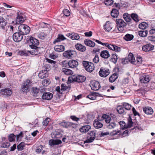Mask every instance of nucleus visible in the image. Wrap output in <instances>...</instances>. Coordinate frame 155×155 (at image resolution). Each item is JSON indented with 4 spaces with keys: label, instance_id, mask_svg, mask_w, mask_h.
Here are the masks:
<instances>
[{
    "label": "nucleus",
    "instance_id": "f257e3e1",
    "mask_svg": "<svg viewBox=\"0 0 155 155\" xmlns=\"http://www.w3.org/2000/svg\"><path fill=\"white\" fill-rule=\"evenodd\" d=\"M86 79V77L83 76L78 75L75 76L73 75L69 77L68 78V80L71 82L74 81L80 83L84 81Z\"/></svg>",
    "mask_w": 155,
    "mask_h": 155
},
{
    "label": "nucleus",
    "instance_id": "f03ea898",
    "mask_svg": "<svg viewBox=\"0 0 155 155\" xmlns=\"http://www.w3.org/2000/svg\"><path fill=\"white\" fill-rule=\"evenodd\" d=\"M116 22L117 25L118 31L121 32L124 31L125 27L126 26L127 24L122 19H117Z\"/></svg>",
    "mask_w": 155,
    "mask_h": 155
},
{
    "label": "nucleus",
    "instance_id": "7ed1b4c3",
    "mask_svg": "<svg viewBox=\"0 0 155 155\" xmlns=\"http://www.w3.org/2000/svg\"><path fill=\"white\" fill-rule=\"evenodd\" d=\"M19 31L22 35H27L29 33L30 31V28L25 25L22 24L18 27Z\"/></svg>",
    "mask_w": 155,
    "mask_h": 155
},
{
    "label": "nucleus",
    "instance_id": "20e7f679",
    "mask_svg": "<svg viewBox=\"0 0 155 155\" xmlns=\"http://www.w3.org/2000/svg\"><path fill=\"white\" fill-rule=\"evenodd\" d=\"M30 47L36 50L38 47L37 46L39 44V42L38 40L36 39L31 37L30 38Z\"/></svg>",
    "mask_w": 155,
    "mask_h": 155
},
{
    "label": "nucleus",
    "instance_id": "39448f33",
    "mask_svg": "<svg viewBox=\"0 0 155 155\" xmlns=\"http://www.w3.org/2000/svg\"><path fill=\"white\" fill-rule=\"evenodd\" d=\"M32 84L30 80H27L24 83L21 88V92L23 93H27L29 91V87H30Z\"/></svg>",
    "mask_w": 155,
    "mask_h": 155
},
{
    "label": "nucleus",
    "instance_id": "423d86ee",
    "mask_svg": "<svg viewBox=\"0 0 155 155\" xmlns=\"http://www.w3.org/2000/svg\"><path fill=\"white\" fill-rule=\"evenodd\" d=\"M96 133L94 131L90 132L88 134L87 140L84 142V143H91L95 139Z\"/></svg>",
    "mask_w": 155,
    "mask_h": 155
},
{
    "label": "nucleus",
    "instance_id": "0eeeda50",
    "mask_svg": "<svg viewBox=\"0 0 155 155\" xmlns=\"http://www.w3.org/2000/svg\"><path fill=\"white\" fill-rule=\"evenodd\" d=\"M12 90L9 88L2 89L0 90V94L3 96L8 97L12 94Z\"/></svg>",
    "mask_w": 155,
    "mask_h": 155
},
{
    "label": "nucleus",
    "instance_id": "6e6552de",
    "mask_svg": "<svg viewBox=\"0 0 155 155\" xmlns=\"http://www.w3.org/2000/svg\"><path fill=\"white\" fill-rule=\"evenodd\" d=\"M110 72L109 69L106 68H101L99 72V75L101 77H106L110 74Z\"/></svg>",
    "mask_w": 155,
    "mask_h": 155
},
{
    "label": "nucleus",
    "instance_id": "1a4fd4ad",
    "mask_svg": "<svg viewBox=\"0 0 155 155\" xmlns=\"http://www.w3.org/2000/svg\"><path fill=\"white\" fill-rule=\"evenodd\" d=\"M140 80L141 83H147L149 81L150 78L148 75L143 74L140 76Z\"/></svg>",
    "mask_w": 155,
    "mask_h": 155
},
{
    "label": "nucleus",
    "instance_id": "9d476101",
    "mask_svg": "<svg viewBox=\"0 0 155 155\" xmlns=\"http://www.w3.org/2000/svg\"><path fill=\"white\" fill-rule=\"evenodd\" d=\"M23 37L22 34H20L19 32H16L13 35V39L15 41L18 42L22 40Z\"/></svg>",
    "mask_w": 155,
    "mask_h": 155
},
{
    "label": "nucleus",
    "instance_id": "9b49d317",
    "mask_svg": "<svg viewBox=\"0 0 155 155\" xmlns=\"http://www.w3.org/2000/svg\"><path fill=\"white\" fill-rule=\"evenodd\" d=\"M90 86L92 90H98L101 87L99 83L97 81H93L91 82Z\"/></svg>",
    "mask_w": 155,
    "mask_h": 155
},
{
    "label": "nucleus",
    "instance_id": "f8f14e48",
    "mask_svg": "<svg viewBox=\"0 0 155 155\" xmlns=\"http://www.w3.org/2000/svg\"><path fill=\"white\" fill-rule=\"evenodd\" d=\"M19 54L21 56H30L31 55H36L37 54L35 51H32L31 52L27 51H20Z\"/></svg>",
    "mask_w": 155,
    "mask_h": 155
},
{
    "label": "nucleus",
    "instance_id": "ddd939ff",
    "mask_svg": "<svg viewBox=\"0 0 155 155\" xmlns=\"http://www.w3.org/2000/svg\"><path fill=\"white\" fill-rule=\"evenodd\" d=\"M0 27L5 31H7L8 30L6 22L5 19L2 17H0Z\"/></svg>",
    "mask_w": 155,
    "mask_h": 155
},
{
    "label": "nucleus",
    "instance_id": "4468645a",
    "mask_svg": "<svg viewBox=\"0 0 155 155\" xmlns=\"http://www.w3.org/2000/svg\"><path fill=\"white\" fill-rule=\"evenodd\" d=\"M128 133V131L127 130L124 131L123 132L121 133L120 130H117V131L114 130L112 132H110V135L111 136H113L117 135L118 134L119 135H120L123 136H124V134H127Z\"/></svg>",
    "mask_w": 155,
    "mask_h": 155
},
{
    "label": "nucleus",
    "instance_id": "2eb2a0df",
    "mask_svg": "<svg viewBox=\"0 0 155 155\" xmlns=\"http://www.w3.org/2000/svg\"><path fill=\"white\" fill-rule=\"evenodd\" d=\"M53 97V94L50 92H45L42 96V98L43 99L46 100H51Z\"/></svg>",
    "mask_w": 155,
    "mask_h": 155
},
{
    "label": "nucleus",
    "instance_id": "dca6fc26",
    "mask_svg": "<svg viewBox=\"0 0 155 155\" xmlns=\"http://www.w3.org/2000/svg\"><path fill=\"white\" fill-rule=\"evenodd\" d=\"M154 46L150 44H148L144 45L142 47V49L145 52L149 51L152 50L154 48Z\"/></svg>",
    "mask_w": 155,
    "mask_h": 155
},
{
    "label": "nucleus",
    "instance_id": "f3484780",
    "mask_svg": "<svg viewBox=\"0 0 155 155\" xmlns=\"http://www.w3.org/2000/svg\"><path fill=\"white\" fill-rule=\"evenodd\" d=\"M25 19L22 15H18L16 18V24H19L23 23Z\"/></svg>",
    "mask_w": 155,
    "mask_h": 155
},
{
    "label": "nucleus",
    "instance_id": "a211bd4d",
    "mask_svg": "<svg viewBox=\"0 0 155 155\" xmlns=\"http://www.w3.org/2000/svg\"><path fill=\"white\" fill-rule=\"evenodd\" d=\"M67 36L73 40H77L80 38V36L78 34L74 33H72L71 34H68L67 35Z\"/></svg>",
    "mask_w": 155,
    "mask_h": 155
},
{
    "label": "nucleus",
    "instance_id": "6ab92c4d",
    "mask_svg": "<svg viewBox=\"0 0 155 155\" xmlns=\"http://www.w3.org/2000/svg\"><path fill=\"white\" fill-rule=\"evenodd\" d=\"M61 141L59 140H54L51 139L49 140V144L50 146H52L54 145L61 144Z\"/></svg>",
    "mask_w": 155,
    "mask_h": 155
},
{
    "label": "nucleus",
    "instance_id": "aec40b11",
    "mask_svg": "<svg viewBox=\"0 0 155 155\" xmlns=\"http://www.w3.org/2000/svg\"><path fill=\"white\" fill-rule=\"evenodd\" d=\"M78 65V63L76 61L71 60L68 62V65L71 68L76 67Z\"/></svg>",
    "mask_w": 155,
    "mask_h": 155
},
{
    "label": "nucleus",
    "instance_id": "412c9836",
    "mask_svg": "<svg viewBox=\"0 0 155 155\" xmlns=\"http://www.w3.org/2000/svg\"><path fill=\"white\" fill-rule=\"evenodd\" d=\"M135 59H122L121 62L123 64H126L130 63L131 64L134 63Z\"/></svg>",
    "mask_w": 155,
    "mask_h": 155
},
{
    "label": "nucleus",
    "instance_id": "4be33fe9",
    "mask_svg": "<svg viewBox=\"0 0 155 155\" xmlns=\"http://www.w3.org/2000/svg\"><path fill=\"white\" fill-rule=\"evenodd\" d=\"M75 47L77 50L81 52L84 51L86 49L85 46L80 44H76L75 45Z\"/></svg>",
    "mask_w": 155,
    "mask_h": 155
},
{
    "label": "nucleus",
    "instance_id": "5701e85b",
    "mask_svg": "<svg viewBox=\"0 0 155 155\" xmlns=\"http://www.w3.org/2000/svg\"><path fill=\"white\" fill-rule=\"evenodd\" d=\"M143 111L146 114L148 115L152 114L153 112L152 109L149 107H144L143 108Z\"/></svg>",
    "mask_w": 155,
    "mask_h": 155
},
{
    "label": "nucleus",
    "instance_id": "b1692460",
    "mask_svg": "<svg viewBox=\"0 0 155 155\" xmlns=\"http://www.w3.org/2000/svg\"><path fill=\"white\" fill-rule=\"evenodd\" d=\"M60 124L62 126L66 128H68L69 127H73V125L75 124L70 122H63L60 123Z\"/></svg>",
    "mask_w": 155,
    "mask_h": 155
},
{
    "label": "nucleus",
    "instance_id": "393cba45",
    "mask_svg": "<svg viewBox=\"0 0 155 155\" xmlns=\"http://www.w3.org/2000/svg\"><path fill=\"white\" fill-rule=\"evenodd\" d=\"M91 129L89 125H86L82 126L80 128L79 130L81 132L86 133L88 131Z\"/></svg>",
    "mask_w": 155,
    "mask_h": 155
},
{
    "label": "nucleus",
    "instance_id": "a878e982",
    "mask_svg": "<svg viewBox=\"0 0 155 155\" xmlns=\"http://www.w3.org/2000/svg\"><path fill=\"white\" fill-rule=\"evenodd\" d=\"M100 55L103 58H108L110 57V54L107 50L102 51L100 54Z\"/></svg>",
    "mask_w": 155,
    "mask_h": 155
},
{
    "label": "nucleus",
    "instance_id": "bb28decb",
    "mask_svg": "<svg viewBox=\"0 0 155 155\" xmlns=\"http://www.w3.org/2000/svg\"><path fill=\"white\" fill-rule=\"evenodd\" d=\"M55 51L60 52L63 51L64 50V47L62 45H57L54 47Z\"/></svg>",
    "mask_w": 155,
    "mask_h": 155
},
{
    "label": "nucleus",
    "instance_id": "cd10ccee",
    "mask_svg": "<svg viewBox=\"0 0 155 155\" xmlns=\"http://www.w3.org/2000/svg\"><path fill=\"white\" fill-rule=\"evenodd\" d=\"M93 124L94 127L97 129L101 128L103 126L102 124L97 120H94Z\"/></svg>",
    "mask_w": 155,
    "mask_h": 155
},
{
    "label": "nucleus",
    "instance_id": "c85d7f7f",
    "mask_svg": "<svg viewBox=\"0 0 155 155\" xmlns=\"http://www.w3.org/2000/svg\"><path fill=\"white\" fill-rule=\"evenodd\" d=\"M38 76L40 78L43 79L48 76V72L42 70L39 73Z\"/></svg>",
    "mask_w": 155,
    "mask_h": 155
},
{
    "label": "nucleus",
    "instance_id": "c756f323",
    "mask_svg": "<svg viewBox=\"0 0 155 155\" xmlns=\"http://www.w3.org/2000/svg\"><path fill=\"white\" fill-rule=\"evenodd\" d=\"M112 27L110 25V22L109 21H107L104 26V29L107 31L109 32L111 29Z\"/></svg>",
    "mask_w": 155,
    "mask_h": 155
},
{
    "label": "nucleus",
    "instance_id": "7c9ffc66",
    "mask_svg": "<svg viewBox=\"0 0 155 155\" xmlns=\"http://www.w3.org/2000/svg\"><path fill=\"white\" fill-rule=\"evenodd\" d=\"M84 43L87 46L91 47H94L95 45V43L90 40H85L84 41Z\"/></svg>",
    "mask_w": 155,
    "mask_h": 155
},
{
    "label": "nucleus",
    "instance_id": "2f4dec72",
    "mask_svg": "<svg viewBox=\"0 0 155 155\" xmlns=\"http://www.w3.org/2000/svg\"><path fill=\"white\" fill-rule=\"evenodd\" d=\"M102 117L105 120V121L106 123L108 124L111 121H112L113 119H111L110 117H109V115L104 114L103 115Z\"/></svg>",
    "mask_w": 155,
    "mask_h": 155
},
{
    "label": "nucleus",
    "instance_id": "473e14b6",
    "mask_svg": "<svg viewBox=\"0 0 155 155\" xmlns=\"http://www.w3.org/2000/svg\"><path fill=\"white\" fill-rule=\"evenodd\" d=\"M89 64L85 69L87 71L91 72L94 70V67L93 64L92 63L90 62Z\"/></svg>",
    "mask_w": 155,
    "mask_h": 155
},
{
    "label": "nucleus",
    "instance_id": "72a5a7b5",
    "mask_svg": "<svg viewBox=\"0 0 155 155\" xmlns=\"http://www.w3.org/2000/svg\"><path fill=\"white\" fill-rule=\"evenodd\" d=\"M118 75L117 73H114L109 78V81L111 83L114 82L117 78Z\"/></svg>",
    "mask_w": 155,
    "mask_h": 155
},
{
    "label": "nucleus",
    "instance_id": "f704fd0d",
    "mask_svg": "<svg viewBox=\"0 0 155 155\" xmlns=\"http://www.w3.org/2000/svg\"><path fill=\"white\" fill-rule=\"evenodd\" d=\"M111 16L114 18H117L119 14V12L118 10L116 9L112 10L111 12Z\"/></svg>",
    "mask_w": 155,
    "mask_h": 155
},
{
    "label": "nucleus",
    "instance_id": "c9c22d12",
    "mask_svg": "<svg viewBox=\"0 0 155 155\" xmlns=\"http://www.w3.org/2000/svg\"><path fill=\"white\" fill-rule=\"evenodd\" d=\"M134 38V36L131 34H127L124 37V38L125 40L127 41H130L133 39Z\"/></svg>",
    "mask_w": 155,
    "mask_h": 155
},
{
    "label": "nucleus",
    "instance_id": "e433bc0d",
    "mask_svg": "<svg viewBox=\"0 0 155 155\" xmlns=\"http://www.w3.org/2000/svg\"><path fill=\"white\" fill-rule=\"evenodd\" d=\"M148 27V24L145 22H142L139 25V28L143 30L146 29Z\"/></svg>",
    "mask_w": 155,
    "mask_h": 155
},
{
    "label": "nucleus",
    "instance_id": "4c0bfd02",
    "mask_svg": "<svg viewBox=\"0 0 155 155\" xmlns=\"http://www.w3.org/2000/svg\"><path fill=\"white\" fill-rule=\"evenodd\" d=\"M148 34L147 31H140L138 32V35L141 37H146Z\"/></svg>",
    "mask_w": 155,
    "mask_h": 155
},
{
    "label": "nucleus",
    "instance_id": "58836bf2",
    "mask_svg": "<svg viewBox=\"0 0 155 155\" xmlns=\"http://www.w3.org/2000/svg\"><path fill=\"white\" fill-rule=\"evenodd\" d=\"M103 46H106L111 50H113L115 49V47L114 45L111 44H109L107 43H104Z\"/></svg>",
    "mask_w": 155,
    "mask_h": 155
},
{
    "label": "nucleus",
    "instance_id": "ea45409f",
    "mask_svg": "<svg viewBox=\"0 0 155 155\" xmlns=\"http://www.w3.org/2000/svg\"><path fill=\"white\" fill-rule=\"evenodd\" d=\"M65 39V38L63 35H59L58 37L54 41L53 43L55 44L56 42H60L61 41L64 40Z\"/></svg>",
    "mask_w": 155,
    "mask_h": 155
},
{
    "label": "nucleus",
    "instance_id": "a19ab883",
    "mask_svg": "<svg viewBox=\"0 0 155 155\" xmlns=\"http://www.w3.org/2000/svg\"><path fill=\"white\" fill-rule=\"evenodd\" d=\"M107 125V127L109 129H113L116 126V124L114 121H111Z\"/></svg>",
    "mask_w": 155,
    "mask_h": 155
},
{
    "label": "nucleus",
    "instance_id": "79ce46f5",
    "mask_svg": "<svg viewBox=\"0 0 155 155\" xmlns=\"http://www.w3.org/2000/svg\"><path fill=\"white\" fill-rule=\"evenodd\" d=\"M122 106L124 108L127 110H130L131 107V105L127 103H123L122 104Z\"/></svg>",
    "mask_w": 155,
    "mask_h": 155
},
{
    "label": "nucleus",
    "instance_id": "37998d69",
    "mask_svg": "<svg viewBox=\"0 0 155 155\" xmlns=\"http://www.w3.org/2000/svg\"><path fill=\"white\" fill-rule=\"evenodd\" d=\"M123 17L127 22H130L131 20L129 14L127 13H124L123 15Z\"/></svg>",
    "mask_w": 155,
    "mask_h": 155
},
{
    "label": "nucleus",
    "instance_id": "c03bdc74",
    "mask_svg": "<svg viewBox=\"0 0 155 155\" xmlns=\"http://www.w3.org/2000/svg\"><path fill=\"white\" fill-rule=\"evenodd\" d=\"M38 36L39 38L44 39L46 36V35L44 32H41L38 33Z\"/></svg>",
    "mask_w": 155,
    "mask_h": 155
},
{
    "label": "nucleus",
    "instance_id": "a18cd8bd",
    "mask_svg": "<svg viewBox=\"0 0 155 155\" xmlns=\"http://www.w3.org/2000/svg\"><path fill=\"white\" fill-rule=\"evenodd\" d=\"M131 18L135 22H137L139 21L138 17L137 14L135 13H132L131 15Z\"/></svg>",
    "mask_w": 155,
    "mask_h": 155
},
{
    "label": "nucleus",
    "instance_id": "49530a36",
    "mask_svg": "<svg viewBox=\"0 0 155 155\" xmlns=\"http://www.w3.org/2000/svg\"><path fill=\"white\" fill-rule=\"evenodd\" d=\"M124 107L123 106H118L117 107V110L119 114H122L124 112Z\"/></svg>",
    "mask_w": 155,
    "mask_h": 155
},
{
    "label": "nucleus",
    "instance_id": "de8ad7c7",
    "mask_svg": "<svg viewBox=\"0 0 155 155\" xmlns=\"http://www.w3.org/2000/svg\"><path fill=\"white\" fill-rule=\"evenodd\" d=\"M25 147V143L21 142L17 146V149L18 150H22Z\"/></svg>",
    "mask_w": 155,
    "mask_h": 155
},
{
    "label": "nucleus",
    "instance_id": "09e8293b",
    "mask_svg": "<svg viewBox=\"0 0 155 155\" xmlns=\"http://www.w3.org/2000/svg\"><path fill=\"white\" fill-rule=\"evenodd\" d=\"M69 51L71 57L74 58L76 57L77 53L76 51H75L73 50H69Z\"/></svg>",
    "mask_w": 155,
    "mask_h": 155
},
{
    "label": "nucleus",
    "instance_id": "8fccbe9b",
    "mask_svg": "<svg viewBox=\"0 0 155 155\" xmlns=\"http://www.w3.org/2000/svg\"><path fill=\"white\" fill-rule=\"evenodd\" d=\"M61 91L67 90V89L69 90L70 88V87L69 85L66 86V85L64 84H62L61 85Z\"/></svg>",
    "mask_w": 155,
    "mask_h": 155
},
{
    "label": "nucleus",
    "instance_id": "3c124183",
    "mask_svg": "<svg viewBox=\"0 0 155 155\" xmlns=\"http://www.w3.org/2000/svg\"><path fill=\"white\" fill-rule=\"evenodd\" d=\"M32 93L34 96H36L38 94L39 90L37 87H33L32 88Z\"/></svg>",
    "mask_w": 155,
    "mask_h": 155
},
{
    "label": "nucleus",
    "instance_id": "603ef678",
    "mask_svg": "<svg viewBox=\"0 0 155 155\" xmlns=\"http://www.w3.org/2000/svg\"><path fill=\"white\" fill-rule=\"evenodd\" d=\"M62 71L64 72L65 74L68 75H71V74H69V69L63 68L62 70Z\"/></svg>",
    "mask_w": 155,
    "mask_h": 155
},
{
    "label": "nucleus",
    "instance_id": "864d4df0",
    "mask_svg": "<svg viewBox=\"0 0 155 155\" xmlns=\"http://www.w3.org/2000/svg\"><path fill=\"white\" fill-rule=\"evenodd\" d=\"M114 1L112 0H106L104 3L106 5H111L113 4Z\"/></svg>",
    "mask_w": 155,
    "mask_h": 155
},
{
    "label": "nucleus",
    "instance_id": "5fc2aeb1",
    "mask_svg": "<svg viewBox=\"0 0 155 155\" xmlns=\"http://www.w3.org/2000/svg\"><path fill=\"white\" fill-rule=\"evenodd\" d=\"M15 136L13 134H11L8 136V140L10 142H12L15 140Z\"/></svg>",
    "mask_w": 155,
    "mask_h": 155
},
{
    "label": "nucleus",
    "instance_id": "6e6d98bb",
    "mask_svg": "<svg viewBox=\"0 0 155 155\" xmlns=\"http://www.w3.org/2000/svg\"><path fill=\"white\" fill-rule=\"evenodd\" d=\"M63 56L65 58H68L71 57L69 50H67L64 52L63 54Z\"/></svg>",
    "mask_w": 155,
    "mask_h": 155
},
{
    "label": "nucleus",
    "instance_id": "4d7b16f0",
    "mask_svg": "<svg viewBox=\"0 0 155 155\" xmlns=\"http://www.w3.org/2000/svg\"><path fill=\"white\" fill-rule=\"evenodd\" d=\"M87 97L91 100H94L96 98L95 95L93 94L89 95L87 96Z\"/></svg>",
    "mask_w": 155,
    "mask_h": 155
},
{
    "label": "nucleus",
    "instance_id": "13d9d810",
    "mask_svg": "<svg viewBox=\"0 0 155 155\" xmlns=\"http://www.w3.org/2000/svg\"><path fill=\"white\" fill-rule=\"evenodd\" d=\"M50 120V118H47L45 119L42 122L43 125L44 126H47Z\"/></svg>",
    "mask_w": 155,
    "mask_h": 155
},
{
    "label": "nucleus",
    "instance_id": "bf43d9fd",
    "mask_svg": "<svg viewBox=\"0 0 155 155\" xmlns=\"http://www.w3.org/2000/svg\"><path fill=\"white\" fill-rule=\"evenodd\" d=\"M49 57L51 58H56L59 57V56L55 53H52L50 54Z\"/></svg>",
    "mask_w": 155,
    "mask_h": 155
},
{
    "label": "nucleus",
    "instance_id": "052dcab7",
    "mask_svg": "<svg viewBox=\"0 0 155 155\" xmlns=\"http://www.w3.org/2000/svg\"><path fill=\"white\" fill-rule=\"evenodd\" d=\"M90 63V62H88V61H83L82 64L84 68H85L87 67V66H88L89 64H90L89 63Z\"/></svg>",
    "mask_w": 155,
    "mask_h": 155
},
{
    "label": "nucleus",
    "instance_id": "680f3d73",
    "mask_svg": "<svg viewBox=\"0 0 155 155\" xmlns=\"http://www.w3.org/2000/svg\"><path fill=\"white\" fill-rule=\"evenodd\" d=\"M63 12L64 15L66 16H68L70 15L69 11L67 9H64Z\"/></svg>",
    "mask_w": 155,
    "mask_h": 155
},
{
    "label": "nucleus",
    "instance_id": "e2e57ef3",
    "mask_svg": "<svg viewBox=\"0 0 155 155\" xmlns=\"http://www.w3.org/2000/svg\"><path fill=\"white\" fill-rule=\"evenodd\" d=\"M142 59H136V61L135 60V61L134 63H132V64H134L135 65L137 64H140L142 63Z\"/></svg>",
    "mask_w": 155,
    "mask_h": 155
},
{
    "label": "nucleus",
    "instance_id": "0e129e2a",
    "mask_svg": "<svg viewBox=\"0 0 155 155\" xmlns=\"http://www.w3.org/2000/svg\"><path fill=\"white\" fill-rule=\"evenodd\" d=\"M10 145V143L8 142H6L3 143L2 145V147L4 148L8 147Z\"/></svg>",
    "mask_w": 155,
    "mask_h": 155
},
{
    "label": "nucleus",
    "instance_id": "69168bd1",
    "mask_svg": "<svg viewBox=\"0 0 155 155\" xmlns=\"http://www.w3.org/2000/svg\"><path fill=\"white\" fill-rule=\"evenodd\" d=\"M10 28V31L13 33L14 31H15V28L12 25H10L9 26H7V28ZM8 29V28H7Z\"/></svg>",
    "mask_w": 155,
    "mask_h": 155
},
{
    "label": "nucleus",
    "instance_id": "338daca9",
    "mask_svg": "<svg viewBox=\"0 0 155 155\" xmlns=\"http://www.w3.org/2000/svg\"><path fill=\"white\" fill-rule=\"evenodd\" d=\"M23 134L22 132H21L20 133L16 136V140L17 141H19L20 139L19 138L20 137H23Z\"/></svg>",
    "mask_w": 155,
    "mask_h": 155
},
{
    "label": "nucleus",
    "instance_id": "774afa93",
    "mask_svg": "<svg viewBox=\"0 0 155 155\" xmlns=\"http://www.w3.org/2000/svg\"><path fill=\"white\" fill-rule=\"evenodd\" d=\"M85 36L87 37H90L92 36V32L91 31H90L88 32H86L84 33Z\"/></svg>",
    "mask_w": 155,
    "mask_h": 155
}]
</instances>
